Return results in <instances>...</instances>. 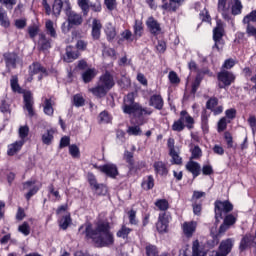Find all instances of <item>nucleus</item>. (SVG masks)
<instances>
[{
    "instance_id": "obj_1",
    "label": "nucleus",
    "mask_w": 256,
    "mask_h": 256,
    "mask_svg": "<svg viewBox=\"0 0 256 256\" xmlns=\"http://www.w3.org/2000/svg\"><path fill=\"white\" fill-rule=\"evenodd\" d=\"M86 239H91L96 247H111L115 245V236L111 232V224L108 221L100 220L97 222L96 227L87 224L85 230Z\"/></svg>"
},
{
    "instance_id": "obj_2",
    "label": "nucleus",
    "mask_w": 256,
    "mask_h": 256,
    "mask_svg": "<svg viewBox=\"0 0 256 256\" xmlns=\"http://www.w3.org/2000/svg\"><path fill=\"white\" fill-rule=\"evenodd\" d=\"M115 87V80L113 79V75L109 71H106L102 74L96 84L95 87L90 88L89 92L97 97L98 99H103Z\"/></svg>"
},
{
    "instance_id": "obj_3",
    "label": "nucleus",
    "mask_w": 256,
    "mask_h": 256,
    "mask_svg": "<svg viewBox=\"0 0 256 256\" xmlns=\"http://www.w3.org/2000/svg\"><path fill=\"white\" fill-rule=\"evenodd\" d=\"M224 35L225 28H223V24L217 22L216 27L213 29L214 45L212 46V49H216L218 52L223 51V47H225V40H223Z\"/></svg>"
},
{
    "instance_id": "obj_4",
    "label": "nucleus",
    "mask_w": 256,
    "mask_h": 256,
    "mask_svg": "<svg viewBox=\"0 0 256 256\" xmlns=\"http://www.w3.org/2000/svg\"><path fill=\"white\" fill-rule=\"evenodd\" d=\"M214 211H215V219L217 222L223 219V215H227V213H231L233 211V204L229 201H220L217 200L214 203Z\"/></svg>"
},
{
    "instance_id": "obj_5",
    "label": "nucleus",
    "mask_w": 256,
    "mask_h": 256,
    "mask_svg": "<svg viewBox=\"0 0 256 256\" xmlns=\"http://www.w3.org/2000/svg\"><path fill=\"white\" fill-rule=\"evenodd\" d=\"M139 103L135 102V96L128 94L123 101L122 110L125 115H133L139 111Z\"/></svg>"
},
{
    "instance_id": "obj_6",
    "label": "nucleus",
    "mask_w": 256,
    "mask_h": 256,
    "mask_svg": "<svg viewBox=\"0 0 256 256\" xmlns=\"http://www.w3.org/2000/svg\"><path fill=\"white\" fill-rule=\"evenodd\" d=\"M65 13H66V16L68 17L67 21L68 23H70L72 27L73 26L79 27V25L83 24V16L71 10V3L69 1H66Z\"/></svg>"
},
{
    "instance_id": "obj_7",
    "label": "nucleus",
    "mask_w": 256,
    "mask_h": 256,
    "mask_svg": "<svg viewBox=\"0 0 256 256\" xmlns=\"http://www.w3.org/2000/svg\"><path fill=\"white\" fill-rule=\"evenodd\" d=\"M171 214L169 212H161L158 216V221L156 223V229L158 233H168L169 223H171Z\"/></svg>"
},
{
    "instance_id": "obj_8",
    "label": "nucleus",
    "mask_w": 256,
    "mask_h": 256,
    "mask_svg": "<svg viewBox=\"0 0 256 256\" xmlns=\"http://www.w3.org/2000/svg\"><path fill=\"white\" fill-rule=\"evenodd\" d=\"M219 88L225 89V87H230L232 83L235 82V74L227 70H221L218 75Z\"/></svg>"
},
{
    "instance_id": "obj_9",
    "label": "nucleus",
    "mask_w": 256,
    "mask_h": 256,
    "mask_svg": "<svg viewBox=\"0 0 256 256\" xmlns=\"http://www.w3.org/2000/svg\"><path fill=\"white\" fill-rule=\"evenodd\" d=\"M217 11L225 21L231 19V5L227 4V0H218Z\"/></svg>"
},
{
    "instance_id": "obj_10",
    "label": "nucleus",
    "mask_w": 256,
    "mask_h": 256,
    "mask_svg": "<svg viewBox=\"0 0 256 256\" xmlns=\"http://www.w3.org/2000/svg\"><path fill=\"white\" fill-rule=\"evenodd\" d=\"M7 69H17L19 55L15 52H6L3 54Z\"/></svg>"
},
{
    "instance_id": "obj_11",
    "label": "nucleus",
    "mask_w": 256,
    "mask_h": 256,
    "mask_svg": "<svg viewBox=\"0 0 256 256\" xmlns=\"http://www.w3.org/2000/svg\"><path fill=\"white\" fill-rule=\"evenodd\" d=\"M99 170L107 175V177H111L112 179H115V177L119 175V169L115 164H105L103 166H100Z\"/></svg>"
},
{
    "instance_id": "obj_12",
    "label": "nucleus",
    "mask_w": 256,
    "mask_h": 256,
    "mask_svg": "<svg viewBox=\"0 0 256 256\" xmlns=\"http://www.w3.org/2000/svg\"><path fill=\"white\" fill-rule=\"evenodd\" d=\"M101 29H103V24H101V20L94 18L92 21L91 31V37L93 41H99L101 39Z\"/></svg>"
},
{
    "instance_id": "obj_13",
    "label": "nucleus",
    "mask_w": 256,
    "mask_h": 256,
    "mask_svg": "<svg viewBox=\"0 0 256 256\" xmlns=\"http://www.w3.org/2000/svg\"><path fill=\"white\" fill-rule=\"evenodd\" d=\"M42 73L43 75H47V69L41 65L39 62H34L29 66V75L28 81H33V75H39Z\"/></svg>"
},
{
    "instance_id": "obj_14",
    "label": "nucleus",
    "mask_w": 256,
    "mask_h": 256,
    "mask_svg": "<svg viewBox=\"0 0 256 256\" xmlns=\"http://www.w3.org/2000/svg\"><path fill=\"white\" fill-rule=\"evenodd\" d=\"M146 25L152 35H160L161 24L153 16L147 19Z\"/></svg>"
},
{
    "instance_id": "obj_15",
    "label": "nucleus",
    "mask_w": 256,
    "mask_h": 256,
    "mask_svg": "<svg viewBox=\"0 0 256 256\" xmlns=\"http://www.w3.org/2000/svg\"><path fill=\"white\" fill-rule=\"evenodd\" d=\"M79 50L75 49L73 46L66 47V54L64 56V61L66 63H73L75 59H79Z\"/></svg>"
},
{
    "instance_id": "obj_16",
    "label": "nucleus",
    "mask_w": 256,
    "mask_h": 256,
    "mask_svg": "<svg viewBox=\"0 0 256 256\" xmlns=\"http://www.w3.org/2000/svg\"><path fill=\"white\" fill-rule=\"evenodd\" d=\"M33 96L30 92L24 94V109L28 111L29 117L35 116V110H33Z\"/></svg>"
},
{
    "instance_id": "obj_17",
    "label": "nucleus",
    "mask_w": 256,
    "mask_h": 256,
    "mask_svg": "<svg viewBox=\"0 0 256 256\" xmlns=\"http://www.w3.org/2000/svg\"><path fill=\"white\" fill-rule=\"evenodd\" d=\"M164 101L163 97L159 94H154L149 99V106L154 107V109H157L158 111H161L163 109Z\"/></svg>"
},
{
    "instance_id": "obj_18",
    "label": "nucleus",
    "mask_w": 256,
    "mask_h": 256,
    "mask_svg": "<svg viewBox=\"0 0 256 256\" xmlns=\"http://www.w3.org/2000/svg\"><path fill=\"white\" fill-rule=\"evenodd\" d=\"M51 41V38L47 37L44 33L39 34L38 46L40 51L51 49Z\"/></svg>"
},
{
    "instance_id": "obj_19",
    "label": "nucleus",
    "mask_w": 256,
    "mask_h": 256,
    "mask_svg": "<svg viewBox=\"0 0 256 256\" xmlns=\"http://www.w3.org/2000/svg\"><path fill=\"white\" fill-rule=\"evenodd\" d=\"M186 169H187V171L192 173L194 179H195V177H199V175H201V165L198 162L189 161L186 164Z\"/></svg>"
},
{
    "instance_id": "obj_20",
    "label": "nucleus",
    "mask_w": 256,
    "mask_h": 256,
    "mask_svg": "<svg viewBox=\"0 0 256 256\" xmlns=\"http://www.w3.org/2000/svg\"><path fill=\"white\" fill-rule=\"evenodd\" d=\"M185 0H170L169 3H164L161 5V9H163L164 11H177V9H179V7H181V4L184 2Z\"/></svg>"
},
{
    "instance_id": "obj_21",
    "label": "nucleus",
    "mask_w": 256,
    "mask_h": 256,
    "mask_svg": "<svg viewBox=\"0 0 256 256\" xmlns=\"http://www.w3.org/2000/svg\"><path fill=\"white\" fill-rule=\"evenodd\" d=\"M153 168L156 175H161L162 177L169 173V169H167V164H165L163 161L154 162Z\"/></svg>"
},
{
    "instance_id": "obj_22",
    "label": "nucleus",
    "mask_w": 256,
    "mask_h": 256,
    "mask_svg": "<svg viewBox=\"0 0 256 256\" xmlns=\"http://www.w3.org/2000/svg\"><path fill=\"white\" fill-rule=\"evenodd\" d=\"M89 183L92 189H94V191L97 193V195H104V193H107V188L105 187V185L97 183L95 177L90 178Z\"/></svg>"
},
{
    "instance_id": "obj_23",
    "label": "nucleus",
    "mask_w": 256,
    "mask_h": 256,
    "mask_svg": "<svg viewBox=\"0 0 256 256\" xmlns=\"http://www.w3.org/2000/svg\"><path fill=\"white\" fill-rule=\"evenodd\" d=\"M97 77V70L95 68H88L81 74L84 83H91Z\"/></svg>"
},
{
    "instance_id": "obj_24",
    "label": "nucleus",
    "mask_w": 256,
    "mask_h": 256,
    "mask_svg": "<svg viewBox=\"0 0 256 256\" xmlns=\"http://www.w3.org/2000/svg\"><path fill=\"white\" fill-rule=\"evenodd\" d=\"M197 229V222H184L183 223V233L187 237H193V233H195Z\"/></svg>"
},
{
    "instance_id": "obj_25",
    "label": "nucleus",
    "mask_w": 256,
    "mask_h": 256,
    "mask_svg": "<svg viewBox=\"0 0 256 256\" xmlns=\"http://www.w3.org/2000/svg\"><path fill=\"white\" fill-rule=\"evenodd\" d=\"M233 239L231 238H228L226 240H223L221 243H220V246H219V251H221L222 253H224L225 255H228L231 253V250L233 249Z\"/></svg>"
},
{
    "instance_id": "obj_26",
    "label": "nucleus",
    "mask_w": 256,
    "mask_h": 256,
    "mask_svg": "<svg viewBox=\"0 0 256 256\" xmlns=\"http://www.w3.org/2000/svg\"><path fill=\"white\" fill-rule=\"evenodd\" d=\"M53 105H55V101H53V98H46L44 101V113L45 115H48L49 117H53L54 109Z\"/></svg>"
},
{
    "instance_id": "obj_27",
    "label": "nucleus",
    "mask_w": 256,
    "mask_h": 256,
    "mask_svg": "<svg viewBox=\"0 0 256 256\" xmlns=\"http://www.w3.org/2000/svg\"><path fill=\"white\" fill-rule=\"evenodd\" d=\"M192 256H207V252L203 250V247L199 244V240H195L192 243Z\"/></svg>"
},
{
    "instance_id": "obj_28",
    "label": "nucleus",
    "mask_w": 256,
    "mask_h": 256,
    "mask_svg": "<svg viewBox=\"0 0 256 256\" xmlns=\"http://www.w3.org/2000/svg\"><path fill=\"white\" fill-rule=\"evenodd\" d=\"M134 29V39H141L143 37V22L139 20H135V24L133 26Z\"/></svg>"
},
{
    "instance_id": "obj_29",
    "label": "nucleus",
    "mask_w": 256,
    "mask_h": 256,
    "mask_svg": "<svg viewBox=\"0 0 256 256\" xmlns=\"http://www.w3.org/2000/svg\"><path fill=\"white\" fill-rule=\"evenodd\" d=\"M25 141L24 140H20V141H17L13 144H11L9 146V149H8V155L10 157H13V155H15V153H18V151H21V147H23Z\"/></svg>"
},
{
    "instance_id": "obj_30",
    "label": "nucleus",
    "mask_w": 256,
    "mask_h": 256,
    "mask_svg": "<svg viewBox=\"0 0 256 256\" xmlns=\"http://www.w3.org/2000/svg\"><path fill=\"white\" fill-rule=\"evenodd\" d=\"M229 227L230 226L228 224H226L225 222H223V224H221V226L218 230V234L213 237L212 247H215V245H219V237H221V235H223V233H225L229 229Z\"/></svg>"
},
{
    "instance_id": "obj_31",
    "label": "nucleus",
    "mask_w": 256,
    "mask_h": 256,
    "mask_svg": "<svg viewBox=\"0 0 256 256\" xmlns=\"http://www.w3.org/2000/svg\"><path fill=\"white\" fill-rule=\"evenodd\" d=\"M209 117H211V113L204 109L201 114V125L203 131H209Z\"/></svg>"
},
{
    "instance_id": "obj_32",
    "label": "nucleus",
    "mask_w": 256,
    "mask_h": 256,
    "mask_svg": "<svg viewBox=\"0 0 256 256\" xmlns=\"http://www.w3.org/2000/svg\"><path fill=\"white\" fill-rule=\"evenodd\" d=\"M145 253L146 256H159V248L151 243H146Z\"/></svg>"
},
{
    "instance_id": "obj_33",
    "label": "nucleus",
    "mask_w": 256,
    "mask_h": 256,
    "mask_svg": "<svg viewBox=\"0 0 256 256\" xmlns=\"http://www.w3.org/2000/svg\"><path fill=\"white\" fill-rule=\"evenodd\" d=\"M54 134L55 131H53V129L47 130L44 134H42V143L44 145H51V143H53Z\"/></svg>"
},
{
    "instance_id": "obj_34",
    "label": "nucleus",
    "mask_w": 256,
    "mask_h": 256,
    "mask_svg": "<svg viewBox=\"0 0 256 256\" xmlns=\"http://www.w3.org/2000/svg\"><path fill=\"white\" fill-rule=\"evenodd\" d=\"M63 9V0H54L52 5V13L56 17H59L61 15V11Z\"/></svg>"
},
{
    "instance_id": "obj_35",
    "label": "nucleus",
    "mask_w": 256,
    "mask_h": 256,
    "mask_svg": "<svg viewBox=\"0 0 256 256\" xmlns=\"http://www.w3.org/2000/svg\"><path fill=\"white\" fill-rule=\"evenodd\" d=\"M45 27H46L47 35L51 36L52 39H57V31L55 30V27L53 26V21L47 20L45 23Z\"/></svg>"
},
{
    "instance_id": "obj_36",
    "label": "nucleus",
    "mask_w": 256,
    "mask_h": 256,
    "mask_svg": "<svg viewBox=\"0 0 256 256\" xmlns=\"http://www.w3.org/2000/svg\"><path fill=\"white\" fill-rule=\"evenodd\" d=\"M0 25L1 27H5V29H7L9 25H11V23L9 22V18H7V12H5V9H3V7L1 6H0Z\"/></svg>"
},
{
    "instance_id": "obj_37",
    "label": "nucleus",
    "mask_w": 256,
    "mask_h": 256,
    "mask_svg": "<svg viewBox=\"0 0 256 256\" xmlns=\"http://www.w3.org/2000/svg\"><path fill=\"white\" fill-rule=\"evenodd\" d=\"M169 155L172 158L171 160L172 165H182L183 158L179 156V152H177V150L169 151Z\"/></svg>"
},
{
    "instance_id": "obj_38",
    "label": "nucleus",
    "mask_w": 256,
    "mask_h": 256,
    "mask_svg": "<svg viewBox=\"0 0 256 256\" xmlns=\"http://www.w3.org/2000/svg\"><path fill=\"white\" fill-rule=\"evenodd\" d=\"M19 233H22L24 237H29L31 235V226L29 222H23L21 225L18 226Z\"/></svg>"
},
{
    "instance_id": "obj_39",
    "label": "nucleus",
    "mask_w": 256,
    "mask_h": 256,
    "mask_svg": "<svg viewBox=\"0 0 256 256\" xmlns=\"http://www.w3.org/2000/svg\"><path fill=\"white\" fill-rule=\"evenodd\" d=\"M154 205L158 208L159 211H163V213L169 209V201H167V199H158Z\"/></svg>"
},
{
    "instance_id": "obj_40",
    "label": "nucleus",
    "mask_w": 256,
    "mask_h": 256,
    "mask_svg": "<svg viewBox=\"0 0 256 256\" xmlns=\"http://www.w3.org/2000/svg\"><path fill=\"white\" fill-rule=\"evenodd\" d=\"M78 6L80 7L84 17H87L90 9L89 0H78Z\"/></svg>"
},
{
    "instance_id": "obj_41",
    "label": "nucleus",
    "mask_w": 256,
    "mask_h": 256,
    "mask_svg": "<svg viewBox=\"0 0 256 256\" xmlns=\"http://www.w3.org/2000/svg\"><path fill=\"white\" fill-rule=\"evenodd\" d=\"M201 81H203V74L201 72H198V74L196 75V78L192 84L191 93H193V95H195V93H197V90L199 89V86L201 85Z\"/></svg>"
},
{
    "instance_id": "obj_42",
    "label": "nucleus",
    "mask_w": 256,
    "mask_h": 256,
    "mask_svg": "<svg viewBox=\"0 0 256 256\" xmlns=\"http://www.w3.org/2000/svg\"><path fill=\"white\" fill-rule=\"evenodd\" d=\"M184 118L180 117L177 121H175L172 125V130L181 133L185 129V123H183Z\"/></svg>"
},
{
    "instance_id": "obj_43",
    "label": "nucleus",
    "mask_w": 256,
    "mask_h": 256,
    "mask_svg": "<svg viewBox=\"0 0 256 256\" xmlns=\"http://www.w3.org/2000/svg\"><path fill=\"white\" fill-rule=\"evenodd\" d=\"M142 187L143 189H146V191L153 189V187H155V178H153L152 175H149L147 180L142 182Z\"/></svg>"
},
{
    "instance_id": "obj_44",
    "label": "nucleus",
    "mask_w": 256,
    "mask_h": 256,
    "mask_svg": "<svg viewBox=\"0 0 256 256\" xmlns=\"http://www.w3.org/2000/svg\"><path fill=\"white\" fill-rule=\"evenodd\" d=\"M10 85L14 93H21V86H19V78L17 76H12Z\"/></svg>"
},
{
    "instance_id": "obj_45",
    "label": "nucleus",
    "mask_w": 256,
    "mask_h": 256,
    "mask_svg": "<svg viewBox=\"0 0 256 256\" xmlns=\"http://www.w3.org/2000/svg\"><path fill=\"white\" fill-rule=\"evenodd\" d=\"M128 135H133L134 137H139L143 135V130H141V127L139 126H130L127 129Z\"/></svg>"
},
{
    "instance_id": "obj_46",
    "label": "nucleus",
    "mask_w": 256,
    "mask_h": 256,
    "mask_svg": "<svg viewBox=\"0 0 256 256\" xmlns=\"http://www.w3.org/2000/svg\"><path fill=\"white\" fill-rule=\"evenodd\" d=\"M129 233H131V228L123 225L121 229L116 233V236L120 239H127V237H129Z\"/></svg>"
},
{
    "instance_id": "obj_47",
    "label": "nucleus",
    "mask_w": 256,
    "mask_h": 256,
    "mask_svg": "<svg viewBox=\"0 0 256 256\" xmlns=\"http://www.w3.org/2000/svg\"><path fill=\"white\" fill-rule=\"evenodd\" d=\"M251 22L256 23V10H253L243 18L244 25H251Z\"/></svg>"
},
{
    "instance_id": "obj_48",
    "label": "nucleus",
    "mask_w": 256,
    "mask_h": 256,
    "mask_svg": "<svg viewBox=\"0 0 256 256\" xmlns=\"http://www.w3.org/2000/svg\"><path fill=\"white\" fill-rule=\"evenodd\" d=\"M73 105L75 107H83L85 105V98L81 94H76L73 96Z\"/></svg>"
},
{
    "instance_id": "obj_49",
    "label": "nucleus",
    "mask_w": 256,
    "mask_h": 256,
    "mask_svg": "<svg viewBox=\"0 0 256 256\" xmlns=\"http://www.w3.org/2000/svg\"><path fill=\"white\" fill-rule=\"evenodd\" d=\"M243 9V4L239 0H234V5H232V15H241Z\"/></svg>"
},
{
    "instance_id": "obj_50",
    "label": "nucleus",
    "mask_w": 256,
    "mask_h": 256,
    "mask_svg": "<svg viewBox=\"0 0 256 256\" xmlns=\"http://www.w3.org/2000/svg\"><path fill=\"white\" fill-rule=\"evenodd\" d=\"M217 105H219V99L217 97H211L206 102V109L212 111L215 107H217Z\"/></svg>"
},
{
    "instance_id": "obj_51",
    "label": "nucleus",
    "mask_w": 256,
    "mask_h": 256,
    "mask_svg": "<svg viewBox=\"0 0 256 256\" xmlns=\"http://www.w3.org/2000/svg\"><path fill=\"white\" fill-rule=\"evenodd\" d=\"M69 153L71 157H73L74 159H77V157L81 155V151L79 150V147L75 144H72L69 146Z\"/></svg>"
},
{
    "instance_id": "obj_52",
    "label": "nucleus",
    "mask_w": 256,
    "mask_h": 256,
    "mask_svg": "<svg viewBox=\"0 0 256 256\" xmlns=\"http://www.w3.org/2000/svg\"><path fill=\"white\" fill-rule=\"evenodd\" d=\"M123 158L126 161V163H128V165H130V167H133V165H135V160H133V152L126 150L124 152Z\"/></svg>"
},
{
    "instance_id": "obj_53",
    "label": "nucleus",
    "mask_w": 256,
    "mask_h": 256,
    "mask_svg": "<svg viewBox=\"0 0 256 256\" xmlns=\"http://www.w3.org/2000/svg\"><path fill=\"white\" fill-rule=\"evenodd\" d=\"M69 225H71V216L66 215L60 220V227L65 231Z\"/></svg>"
},
{
    "instance_id": "obj_54",
    "label": "nucleus",
    "mask_w": 256,
    "mask_h": 256,
    "mask_svg": "<svg viewBox=\"0 0 256 256\" xmlns=\"http://www.w3.org/2000/svg\"><path fill=\"white\" fill-rule=\"evenodd\" d=\"M128 219L130 225H137L139 222L137 221V211L135 210H130L128 212Z\"/></svg>"
},
{
    "instance_id": "obj_55",
    "label": "nucleus",
    "mask_w": 256,
    "mask_h": 256,
    "mask_svg": "<svg viewBox=\"0 0 256 256\" xmlns=\"http://www.w3.org/2000/svg\"><path fill=\"white\" fill-rule=\"evenodd\" d=\"M89 45V42L80 39L76 42V49L77 51H87V47Z\"/></svg>"
},
{
    "instance_id": "obj_56",
    "label": "nucleus",
    "mask_w": 256,
    "mask_h": 256,
    "mask_svg": "<svg viewBox=\"0 0 256 256\" xmlns=\"http://www.w3.org/2000/svg\"><path fill=\"white\" fill-rule=\"evenodd\" d=\"M121 37L125 41H130V42L135 41V36H134L133 32H131V30H125L124 32H122Z\"/></svg>"
},
{
    "instance_id": "obj_57",
    "label": "nucleus",
    "mask_w": 256,
    "mask_h": 256,
    "mask_svg": "<svg viewBox=\"0 0 256 256\" xmlns=\"http://www.w3.org/2000/svg\"><path fill=\"white\" fill-rule=\"evenodd\" d=\"M203 155V151H201V148L199 146H194V148L191 150V159H199Z\"/></svg>"
},
{
    "instance_id": "obj_58",
    "label": "nucleus",
    "mask_w": 256,
    "mask_h": 256,
    "mask_svg": "<svg viewBox=\"0 0 256 256\" xmlns=\"http://www.w3.org/2000/svg\"><path fill=\"white\" fill-rule=\"evenodd\" d=\"M39 189H41V185L40 186H33L28 193L25 195L27 201L31 200V197H33V195H37V193H39Z\"/></svg>"
},
{
    "instance_id": "obj_59",
    "label": "nucleus",
    "mask_w": 256,
    "mask_h": 256,
    "mask_svg": "<svg viewBox=\"0 0 256 256\" xmlns=\"http://www.w3.org/2000/svg\"><path fill=\"white\" fill-rule=\"evenodd\" d=\"M106 37L108 39V41H113V39H115V37H117V31L115 30V28L110 27L106 29Z\"/></svg>"
},
{
    "instance_id": "obj_60",
    "label": "nucleus",
    "mask_w": 256,
    "mask_h": 256,
    "mask_svg": "<svg viewBox=\"0 0 256 256\" xmlns=\"http://www.w3.org/2000/svg\"><path fill=\"white\" fill-rule=\"evenodd\" d=\"M224 222L226 225L231 227V225H235V223H237V217H235L233 214H228L225 216Z\"/></svg>"
},
{
    "instance_id": "obj_61",
    "label": "nucleus",
    "mask_w": 256,
    "mask_h": 256,
    "mask_svg": "<svg viewBox=\"0 0 256 256\" xmlns=\"http://www.w3.org/2000/svg\"><path fill=\"white\" fill-rule=\"evenodd\" d=\"M29 135V126H21L19 128V137L20 139H26Z\"/></svg>"
},
{
    "instance_id": "obj_62",
    "label": "nucleus",
    "mask_w": 256,
    "mask_h": 256,
    "mask_svg": "<svg viewBox=\"0 0 256 256\" xmlns=\"http://www.w3.org/2000/svg\"><path fill=\"white\" fill-rule=\"evenodd\" d=\"M233 67H235V60L233 58H230L224 61L222 65V70L225 71V69H233Z\"/></svg>"
},
{
    "instance_id": "obj_63",
    "label": "nucleus",
    "mask_w": 256,
    "mask_h": 256,
    "mask_svg": "<svg viewBox=\"0 0 256 256\" xmlns=\"http://www.w3.org/2000/svg\"><path fill=\"white\" fill-rule=\"evenodd\" d=\"M246 34L248 37H255L256 39V28L251 24H246Z\"/></svg>"
},
{
    "instance_id": "obj_64",
    "label": "nucleus",
    "mask_w": 256,
    "mask_h": 256,
    "mask_svg": "<svg viewBox=\"0 0 256 256\" xmlns=\"http://www.w3.org/2000/svg\"><path fill=\"white\" fill-rule=\"evenodd\" d=\"M100 123H109L111 121V117L107 111H103L99 114Z\"/></svg>"
}]
</instances>
